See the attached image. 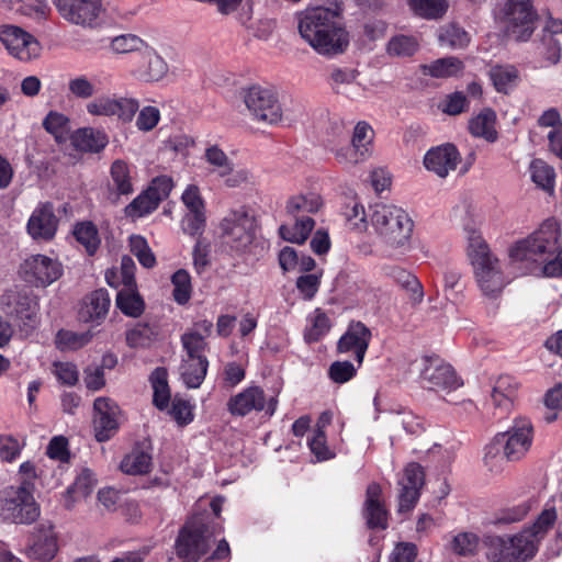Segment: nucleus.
I'll return each mask as SVG.
<instances>
[{"label":"nucleus","instance_id":"1","mask_svg":"<svg viewBox=\"0 0 562 562\" xmlns=\"http://www.w3.org/2000/svg\"><path fill=\"white\" fill-rule=\"evenodd\" d=\"M561 229L555 221H546L530 236L509 248L510 263L521 273L542 272L547 277L562 276Z\"/></svg>","mask_w":562,"mask_h":562},{"label":"nucleus","instance_id":"2","mask_svg":"<svg viewBox=\"0 0 562 562\" xmlns=\"http://www.w3.org/2000/svg\"><path fill=\"white\" fill-rule=\"evenodd\" d=\"M452 214L456 220L461 222L467 233V254L480 289L486 296L498 295L505 286L504 274L499 260L491 252L487 243L481 235L473 203L463 199L453 207Z\"/></svg>","mask_w":562,"mask_h":562},{"label":"nucleus","instance_id":"3","mask_svg":"<svg viewBox=\"0 0 562 562\" xmlns=\"http://www.w3.org/2000/svg\"><path fill=\"white\" fill-rule=\"evenodd\" d=\"M328 14L319 9L307 8L300 14L299 32L319 54H340L349 44V35Z\"/></svg>","mask_w":562,"mask_h":562},{"label":"nucleus","instance_id":"4","mask_svg":"<svg viewBox=\"0 0 562 562\" xmlns=\"http://www.w3.org/2000/svg\"><path fill=\"white\" fill-rule=\"evenodd\" d=\"M531 442V423L526 418L516 419L509 430L497 434L485 447L484 463L491 471L499 472L506 461L524 458Z\"/></svg>","mask_w":562,"mask_h":562},{"label":"nucleus","instance_id":"5","mask_svg":"<svg viewBox=\"0 0 562 562\" xmlns=\"http://www.w3.org/2000/svg\"><path fill=\"white\" fill-rule=\"evenodd\" d=\"M221 526L207 512L193 514L179 530L175 553L182 562H198L210 549Z\"/></svg>","mask_w":562,"mask_h":562},{"label":"nucleus","instance_id":"6","mask_svg":"<svg viewBox=\"0 0 562 562\" xmlns=\"http://www.w3.org/2000/svg\"><path fill=\"white\" fill-rule=\"evenodd\" d=\"M370 221L383 241L393 248L404 247L413 233L412 218L402 207L392 204H374Z\"/></svg>","mask_w":562,"mask_h":562},{"label":"nucleus","instance_id":"7","mask_svg":"<svg viewBox=\"0 0 562 562\" xmlns=\"http://www.w3.org/2000/svg\"><path fill=\"white\" fill-rule=\"evenodd\" d=\"M537 20L532 0H506L499 16L504 35L516 42H527L532 36Z\"/></svg>","mask_w":562,"mask_h":562},{"label":"nucleus","instance_id":"8","mask_svg":"<svg viewBox=\"0 0 562 562\" xmlns=\"http://www.w3.org/2000/svg\"><path fill=\"white\" fill-rule=\"evenodd\" d=\"M487 559L492 562H520L536 553V539L531 530L515 536H490L486 538Z\"/></svg>","mask_w":562,"mask_h":562},{"label":"nucleus","instance_id":"9","mask_svg":"<svg viewBox=\"0 0 562 562\" xmlns=\"http://www.w3.org/2000/svg\"><path fill=\"white\" fill-rule=\"evenodd\" d=\"M0 510L4 520L31 524L40 516V508L29 484L8 486L0 493Z\"/></svg>","mask_w":562,"mask_h":562},{"label":"nucleus","instance_id":"10","mask_svg":"<svg viewBox=\"0 0 562 562\" xmlns=\"http://www.w3.org/2000/svg\"><path fill=\"white\" fill-rule=\"evenodd\" d=\"M61 19L83 29H95L106 18L102 0H53Z\"/></svg>","mask_w":562,"mask_h":562},{"label":"nucleus","instance_id":"11","mask_svg":"<svg viewBox=\"0 0 562 562\" xmlns=\"http://www.w3.org/2000/svg\"><path fill=\"white\" fill-rule=\"evenodd\" d=\"M243 99L255 120L268 124L282 120V106L274 89L254 85L244 89Z\"/></svg>","mask_w":562,"mask_h":562},{"label":"nucleus","instance_id":"12","mask_svg":"<svg viewBox=\"0 0 562 562\" xmlns=\"http://www.w3.org/2000/svg\"><path fill=\"white\" fill-rule=\"evenodd\" d=\"M254 228L255 220L244 207L231 211L220 223L221 237L235 250L252 241Z\"/></svg>","mask_w":562,"mask_h":562},{"label":"nucleus","instance_id":"13","mask_svg":"<svg viewBox=\"0 0 562 562\" xmlns=\"http://www.w3.org/2000/svg\"><path fill=\"white\" fill-rule=\"evenodd\" d=\"M0 42L8 53L21 61H31L40 57V42L20 26L0 25Z\"/></svg>","mask_w":562,"mask_h":562},{"label":"nucleus","instance_id":"14","mask_svg":"<svg viewBox=\"0 0 562 562\" xmlns=\"http://www.w3.org/2000/svg\"><path fill=\"white\" fill-rule=\"evenodd\" d=\"M420 378L428 389L451 395L461 387L462 382L450 364L443 363L438 358H425Z\"/></svg>","mask_w":562,"mask_h":562},{"label":"nucleus","instance_id":"15","mask_svg":"<svg viewBox=\"0 0 562 562\" xmlns=\"http://www.w3.org/2000/svg\"><path fill=\"white\" fill-rule=\"evenodd\" d=\"M23 279L35 286H47L63 274L61 265L47 256L33 255L21 265Z\"/></svg>","mask_w":562,"mask_h":562},{"label":"nucleus","instance_id":"16","mask_svg":"<svg viewBox=\"0 0 562 562\" xmlns=\"http://www.w3.org/2000/svg\"><path fill=\"white\" fill-rule=\"evenodd\" d=\"M59 220L50 202L40 203L32 212L26 231L34 239L40 241L52 240L57 232Z\"/></svg>","mask_w":562,"mask_h":562},{"label":"nucleus","instance_id":"17","mask_svg":"<svg viewBox=\"0 0 562 562\" xmlns=\"http://www.w3.org/2000/svg\"><path fill=\"white\" fill-rule=\"evenodd\" d=\"M424 485V471L417 463L408 464L398 481V513L411 512L420 495V488Z\"/></svg>","mask_w":562,"mask_h":562},{"label":"nucleus","instance_id":"18","mask_svg":"<svg viewBox=\"0 0 562 562\" xmlns=\"http://www.w3.org/2000/svg\"><path fill=\"white\" fill-rule=\"evenodd\" d=\"M371 330L361 322H351L346 333L337 344L338 352H352L359 364L362 363L364 355L371 340Z\"/></svg>","mask_w":562,"mask_h":562},{"label":"nucleus","instance_id":"19","mask_svg":"<svg viewBox=\"0 0 562 562\" xmlns=\"http://www.w3.org/2000/svg\"><path fill=\"white\" fill-rule=\"evenodd\" d=\"M57 539L49 521L41 522L32 532L27 554L41 561H50L57 553Z\"/></svg>","mask_w":562,"mask_h":562},{"label":"nucleus","instance_id":"20","mask_svg":"<svg viewBox=\"0 0 562 562\" xmlns=\"http://www.w3.org/2000/svg\"><path fill=\"white\" fill-rule=\"evenodd\" d=\"M363 516L370 529L387 528L389 513L382 502V488L379 483L372 482L367 487Z\"/></svg>","mask_w":562,"mask_h":562},{"label":"nucleus","instance_id":"21","mask_svg":"<svg viewBox=\"0 0 562 562\" xmlns=\"http://www.w3.org/2000/svg\"><path fill=\"white\" fill-rule=\"evenodd\" d=\"M459 161L460 154L452 144H445L431 148L424 157L426 169L435 172L440 178L447 177L451 170H454Z\"/></svg>","mask_w":562,"mask_h":562},{"label":"nucleus","instance_id":"22","mask_svg":"<svg viewBox=\"0 0 562 562\" xmlns=\"http://www.w3.org/2000/svg\"><path fill=\"white\" fill-rule=\"evenodd\" d=\"M140 59L133 68L132 74L145 82H154L162 79L168 72V65L155 49L148 45L139 55Z\"/></svg>","mask_w":562,"mask_h":562},{"label":"nucleus","instance_id":"23","mask_svg":"<svg viewBox=\"0 0 562 562\" xmlns=\"http://www.w3.org/2000/svg\"><path fill=\"white\" fill-rule=\"evenodd\" d=\"M266 406V395L261 387L249 386L232 396L227 404V411L233 416L244 417L252 411H262Z\"/></svg>","mask_w":562,"mask_h":562},{"label":"nucleus","instance_id":"24","mask_svg":"<svg viewBox=\"0 0 562 562\" xmlns=\"http://www.w3.org/2000/svg\"><path fill=\"white\" fill-rule=\"evenodd\" d=\"M93 408L95 412L93 420L95 438L100 442L106 441L117 428L115 419L117 406L106 397H98L93 403Z\"/></svg>","mask_w":562,"mask_h":562},{"label":"nucleus","instance_id":"25","mask_svg":"<svg viewBox=\"0 0 562 562\" xmlns=\"http://www.w3.org/2000/svg\"><path fill=\"white\" fill-rule=\"evenodd\" d=\"M110 307V296L104 289H99L87 295L78 312V318L83 323L100 324Z\"/></svg>","mask_w":562,"mask_h":562},{"label":"nucleus","instance_id":"26","mask_svg":"<svg viewBox=\"0 0 562 562\" xmlns=\"http://www.w3.org/2000/svg\"><path fill=\"white\" fill-rule=\"evenodd\" d=\"M518 382L510 375H501L494 383L491 398L495 408L502 414L508 413L517 397Z\"/></svg>","mask_w":562,"mask_h":562},{"label":"nucleus","instance_id":"27","mask_svg":"<svg viewBox=\"0 0 562 562\" xmlns=\"http://www.w3.org/2000/svg\"><path fill=\"white\" fill-rule=\"evenodd\" d=\"M487 77L494 89L502 94H509L520 79L519 70L510 64L492 65L487 70Z\"/></svg>","mask_w":562,"mask_h":562},{"label":"nucleus","instance_id":"28","mask_svg":"<svg viewBox=\"0 0 562 562\" xmlns=\"http://www.w3.org/2000/svg\"><path fill=\"white\" fill-rule=\"evenodd\" d=\"M72 146L85 153H100L109 143L108 135L92 127H82L77 130L70 136Z\"/></svg>","mask_w":562,"mask_h":562},{"label":"nucleus","instance_id":"29","mask_svg":"<svg viewBox=\"0 0 562 562\" xmlns=\"http://www.w3.org/2000/svg\"><path fill=\"white\" fill-rule=\"evenodd\" d=\"M469 131L474 137H480L488 143L498 138L496 131V113L490 109H483L476 116L470 120Z\"/></svg>","mask_w":562,"mask_h":562},{"label":"nucleus","instance_id":"30","mask_svg":"<svg viewBox=\"0 0 562 562\" xmlns=\"http://www.w3.org/2000/svg\"><path fill=\"white\" fill-rule=\"evenodd\" d=\"M209 361L206 357H184L180 366V375L190 389L199 387L205 379Z\"/></svg>","mask_w":562,"mask_h":562},{"label":"nucleus","instance_id":"31","mask_svg":"<svg viewBox=\"0 0 562 562\" xmlns=\"http://www.w3.org/2000/svg\"><path fill=\"white\" fill-rule=\"evenodd\" d=\"M464 68L463 63L458 57L439 58L428 65H422L420 69L424 75L434 78H449L459 75Z\"/></svg>","mask_w":562,"mask_h":562},{"label":"nucleus","instance_id":"32","mask_svg":"<svg viewBox=\"0 0 562 562\" xmlns=\"http://www.w3.org/2000/svg\"><path fill=\"white\" fill-rule=\"evenodd\" d=\"M150 383L154 390L153 403L164 411L169 406L170 389L168 385V372L165 368L158 367L150 374Z\"/></svg>","mask_w":562,"mask_h":562},{"label":"nucleus","instance_id":"33","mask_svg":"<svg viewBox=\"0 0 562 562\" xmlns=\"http://www.w3.org/2000/svg\"><path fill=\"white\" fill-rule=\"evenodd\" d=\"M387 276H390L395 282L402 285L404 289L411 292V301L414 304H418L423 301L424 290L418 279L411 272L400 267H389Z\"/></svg>","mask_w":562,"mask_h":562},{"label":"nucleus","instance_id":"34","mask_svg":"<svg viewBox=\"0 0 562 562\" xmlns=\"http://www.w3.org/2000/svg\"><path fill=\"white\" fill-rule=\"evenodd\" d=\"M72 234L76 240L85 247L88 255L95 254L101 244L97 226L90 221L79 222L74 226Z\"/></svg>","mask_w":562,"mask_h":562},{"label":"nucleus","instance_id":"35","mask_svg":"<svg viewBox=\"0 0 562 562\" xmlns=\"http://www.w3.org/2000/svg\"><path fill=\"white\" fill-rule=\"evenodd\" d=\"M151 467V456L139 448H134L121 461L120 468L122 472L130 475L144 474Z\"/></svg>","mask_w":562,"mask_h":562},{"label":"nucleus","instance_id":"36","mask_svg":"<svg viewBox=\"0 0 562 562\" xmlns=\"http://www.w3.org/2000/svg\"><path fill=\"white\" fill-rule=\"evenodd\" d=\"M314 225L315 222L312 217L302 216L293 226L281 225L279 233L284 240L301 245L308 238Z\"/></svg>","mask_w":562,"mask_h":562},{"label":"nucleus","instance_id":"37","mask_svg":"<svg viewBox=\"0 0 562 562\" xmlns=\"http://www.w3.org/2000/svg\"><path fill=\"white\" fill-rule=\"evenodd\" d=\"M409 9L418 16L437 20L448 10L447 0H406Z\"/></svg>","mask_w":562,"mask_h":562},{"label":"nucleus","instance_id":"38","mask_svg":"<svg viewBox=\"0 0 562 562\" xmlns=\"http://www.w3.org/2000/svg\"><path fill=\"white\" fill-rule=\"evenodd\" d=\"M116 306L127 316L137 317L144 311V301L135 288L122 289L116 295Z\"/></svg>","mask_w":562,"mask_h":562},{"label":"nucleus","instance_id":"39","mask_svg":"<svg viewBox=\"0 0 562 562\" xmlns=\"http://www.w3.org/2000/svg\"><path fill=\"white\" fill-rule=\"evenodd\" d=\"M322 206V199L317 193L297 194L292 196L286 203L289 214L315 213Z\"/></svg>","mask_w":562,"mask_h":562},{"label":"nucleus","instance_id":"40","mask_svg":"<svg viewBox=\"0 0 562 562\" xmlns=\"http://www.w3.org/2000/svg\"><path fill=\"white\" fill-rule=\"evenodd\" d=\"M531 179L542 190L553 193L554 190V169L543 160L536 159L530 165Z\"/></svg>","mask_w":562,"mask_h":562},{"label":"nucleus","instance_id":"41","mask_svg":"<svg viewBox=\"0 0 562 562\" xmlns=\"http://www.w3.org/2000/svg\"><path fill=\"white\" fill-rule=\"evenodd\" d=\"M92 337L93 334L90 330L77 333L60 329L56 335V346L61 351L77 350L89 344Z\"/></svg>","mask_w":562,"mask_h":562},{"label":"nucleus","instance_id":"42","mask_svg":"<svg viewBox=\"0 0 562 562\" xmlns=\"http://www.w3.org/2000/svg\"><path fill=\"white\" fill-rule=\"evenodd\" d=\"M157 337V330L149 324H137L126 333V344L131 348H146Z\"/></svg>","mask_w":562,"mask_h":562},{"label":"nucleus","instance_id":"43","mask_svg":"<svg viewBox=\"0 0 562 562\" xmlns=\"http://www.w3.org/2000/svg\"><path fill=\"white\" fill-rule=\"evenodd\" d=\"M357 77L355 69L335 68L330 72V87L336 93L348 94L352 88H357Z\"/></svg>","mask_w":562,"mask_h":562},{"label":"nucleus","instance_id":"44","mask_svg":"<svg viewBox=\"0 0 562 562\" xmlns=\"http://www.w3.org/2000/svg\"><path fill=\"white\" fill-rule=\"evenodd\" d=\"M480 538L473 532H460L450 542V550L460 557H472L477 552Z\"/></svg>","mask_w":562,"mask_h":562},{"label":"nucleus","instance_id":"45","mask_svg":"<svg viewBox=\"0 0 562 562\" xmlns=\"http://www.w3.org/2000/svg\"><path fill=\"white\" fill-rule=\"evenodd\" d=\"M159 205V198L153 196V192L146 190L135 198L126 207L125 213L131 217H140L155 211Z\"/></svg>","mask_w":562,"mask_h":562},{"label":"nucleus","instance_id":"46","mask_svg":"<svg viewBox=\"0 0 562 562\" xmlns=\"http://www.w3.org/2000/svg\"><path fill=\"white\" fill-rule=\"evenodd\" d=\"M341 215L352 229L363 231L367 227V215L363 205L357 199H350L341 207Z\"/></svg>","mask_w":562,"mask_h":562},{"label":"nucleus","instance_id":"47","mask_svg":"<svg viewBox=\"0 0 562 562\" xmlns=\"http://www.w3.org/2000/svg\"><path fill=\"white\" fill-rule=\"evenodd\" d=\"M147 44L134 34H123L111 41L110 48L115 54L137 53L138 56L145 49Z\"/></svg>","mask_w":562,"mask_h":562},{"label":"nucleus","instance_id":"48","mask_svg":"<svg viewBox=\"0 0 562 562\" xmlns=\"http://www.w3.org/2000/svg\"><path fill=\"white\" fill-rule=\"evenodd\" d=\"M69 119L59 112L50 111L43 121L44 128L54 135L57 142H61L69 133Z\"/></svg>","mask_w":562,"mask_h":562},{"label":"nucleus","instance_id":"49","mask_svg":"<svg viewBox=\"0 0 562 562\" xmlns=\"http://www.w3.org/2000/svg\"><path fill=\"white\" fill-rule=\"evenodd\" d=\"M439 42L451 48H463L470 42L469 34L457 24H449L440 30Z\"/></svg>","mask_w":562,"mask_h":562},{"label":"nucleus","instance_id":"50","mask_svg":"<svg viewBox=\"0 0 562 562\" xmlns=\"http://www.w3.org/2000/svg\"><path fill=\"white\" fill-rule=\"evenodd\" d=\"M68 93L80 100H88L95 95L98 89L86 75H78L68 80Z\"/></svg>","mask_w":562,"mask_h":562},{"label":"nucleus","instance_id":"51","mask_svg":"<svg viewBox=\"0 0 562 562\" xmlns=\"http://www.w3.org/2000/svg\"><path fill=\"white\" fill-rule=\"evenodd\" d=\"M418 49V43L413 36L396 35L392 37L386 46V52L395 57H409Z\"/></svg>","mask_w":562,"mask_h":562},{"label":"nucleus","instance_id":"52","mask_svg":"<svg viewBox=\"0 0 562 562\" xmlns=\"http://www.w3.org/2000/svg\"><path fill=\"white\" fill-rule=\"evenodd\" d=\"M171 282L175 301L181 305L186 304L190 300L192 292L190 274L184 269H180L173 273Z\"/></svg>","mask_w":562,"mask_h":562},{"label":"nucleus","instance_id":"53","mask_svg":"<svg viewBox=\"0 0 562 562\" xmlns=\"http://www.w3.org/2000/svg\"><path fill=\"white\" fill-rule=\"evenodd\" d=\"M113 186L120 194H131L133 187L130 178L128 167L123 160H115L111 167Z\"/></svg>","mask_w":562,"mask_h":562},{"label":"nucleus","instance_id":"54","mask_svg":"<svg viewBox=\"0 0 562 562\" xmlns=\"http://www.w3.org/2000/svg\"><path fill=\"white\" fill-rule=\"evenodd\" d=\"M310 322L311 325L304 331V338L308 342L319 340L330 328L329 318L321 310L315 311Z\"/></svg>","mask_w":562,"mask_h":562},{"label":"nucleus","instance_id":"55","mask_svg":"<svg viewBox=\"0 0 562 562\" xmlns=\"http://www.w3.org/2000/svg\"><path fill=\"white\" fill-rule=\"evenodd\" d=\"M130 247L132 254L143 267L153 268L156 265V257L144 237L138 235L131 236Z\"/></svg>","mask_w":562,"mask_h":562},{"label":"nucleus","instance_id":"56","mask_svg":"<svg viewBox=\"0 0 562 562\" xmlns=\"http://www.w3.org/2000/svg\"><path fill=\"white\" fill-rule=\"evenodd\" d=\"M139 110V101L135 98L120 97L114 99V116L123 123L133 121Z\"/></svg>","mask_w":562,"mask_h":562},{"label":"nucleus","instance_id":"57","mask_svg":"<svg viewBox=\"0 0 562 562\" xmlns=\"http://www.w3.org/2000/svg\"><path fill=\"white\" fill-rule=\"evenodd\" d=\"M205 224V212H188L181 221V227L183 233L192 237L199 236V238H201V235L204 232Z\"/></svg>","mask_w":562,"mask_h":562},{"label":"nucleus","instance_id":"58","mask_svg":"<svg viewBox=\"0 0 562 562\" xmlns=\"http://www.w3.org/2000/svg\"><path fill=\"white\" fill-rule=\"evenodd\" d=\"M136 127L142 132L153 131L160 121V111L154 105H146L138 110Z\"/></svg>","mask_w":562,"mask_h":562},{"label":"nucleus","instance_id":"59","mask_svg":"<svg viewBox=\"0 0 562 562\" xmlns=\"http://www.w3.org/2000/svg\"><path fill=\"white\" fill-rule=\"evenodd\" d=\"M369 155V148H360L351 144L348 147L341 148L336 153V159L339 164L345 166H355L363 161Z\"/></svg>","mask_w":562,"mask_h":562},{"label":"nucleus","instance_id":"60","mask_svg":"<svg viewBox=\"0 0 562 562\" xmlns=\"http://www.w3.org/2000/svg\"><path fill=\"white\" fill-rule=\"evenodd\" d=\"M204 157L206 161L214 167V170L220 175L226 172L232 164L227 155L218 146L213 145L205 149Z\"/></svg>","mask_w":562,"mask_h":562},{"label":"nucleus","instance_id":"61","mask_svg":"<svg viewBox=\"0 0 562 562\" xmlns=\"http://www.w3.org/2000/svg\"><path fill=\"white\" fill-rule=\"evenodd\" d=\"M114 99L109 95L95 98L87 104V112L94 116H114Z\"/></svg>","mask_w":562,"mask_h":562},{"label":"nucleus","instance_id":"62","mask_svg":"<svg viewBox=\"0 0 562 562\" xmlns=\"http://www.w3.org/2000/svg\"><path fill=\"white\" fill-rule=\"evenodd\" d=\"M218 176L224 178V183L227 188H238L248 184L252 179L251 173L247 169H234L233 162L226 172H221Z\"/></svg>","mask_w":562,"mask_h":562},{"label":"nucleus","instance_id":"63","mask_svg":"<svg viewBox=\"0 0 562 562\" xmlns=\"http://www.w3.org/2000/svg\"><path fill=\"white\" fill-rule=\"evenodd\" d=\"M468 108V99L464 93L460 91L447 95L441 104L442 112L449 115H459L467 111Z\"/></svg>","mask_w":562,"mask_h":562},{"label":"nucleus","instance_id":"64","mask_svg":"<svg viewBox=\"0 0 562 562\" xmlns=\"http://www.w3.org/2000/svg\"><path fill=\"white\" fill-rule=\"evenodd\" d=\"M54 374L60 383L68 386H74L79 380L77 367L71 362H55Z\"/></svg>","mask_w":562,"mask_h":562}]
</instances>
